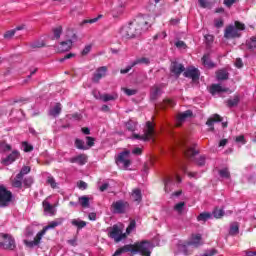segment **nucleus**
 <instances>
[{"mask_svg":"<svg viewBox=\"0 0 256 256\" xmlns=\"http://www.w3.org/2000/svg\"><path fill=\"white\" fill-rule=\"evenodd\" d=\"M150 27L151 17L149 15H140L122 28L121 35L126 37V39H133V37L149 31Z\"/></svg>","mask_w":256,"mask_h":256,"instance_id":"obj_1","label":"nucleus"},{"mask_svg":"<svg viewBox=\"0 0 256 256\" xmlns=\"http://www.w3.org/2000/svg\"><path fill=\"white\" fill-rule=\"evenodd\" d=\"M151 249H153V244L144 240L134 244L124 245L117 249L112 256H121L123 253H131V255H137L139 253L142 256H151Z\"/></svg>","mask_w":256,"mask_h":256,"instance_id":"obj_2","label":"nucleus"},{"mask_svg":"<svg viewBox=\"0 0 256 256\" xmlns=\"http://www.w3.org/2000/svg\"><path fill=\"white\" fill-rule=\"evenodd\" d=\"M204 244L205 242L203 241V235L201 233H192L187 241H179L177 247L180 253H183L184 255H191V253H193V249H197Z\"/></svg>","mask_w":256,"mask_h":256,"instance_id":"obj_3","label":"nucleus"},{"mask_svg":"<svg viewBox=\"0 0 256 256\" xmlns=\"http://www.w3.org/2000/svg\"><path fill=\"white\" fill-rule=\"evenodd\" d=\"M63 224V218H58L54 221H51L48 223V225H46L40 232H38L34 238L33 241H29V240H24V244L26 245V247H37V245H39V243H41V239H43V236L45 235V233H47V231H49V229H55V227H59V225Z\"/></svg>","mask_w":256,"mask_h":256,"instance_id":"obj_4","label":"nucleus"},{"mask_svg":"<svg viewBox=\"0 0 256 256\" xmlns=\"http://www.w3.org/2000/svg\"><path fill=\"white\" fill-rule=\"evenodd\" d=\"M241 31H245V24L235 21L234 25H228L224 30L225 39H239Z\"/></svg>","mask_w":256,"mask_h":256,"instance_id":"obj_5","label":"nucleus"},{"mask_svg":"<svg viewBox=\"0 0 256 256\" xmlns=\"http://www.w3.org/2000/svg\"><path fill=\"white\" fill-rule=\"evenodd\" d=\"M133 139H139L140 141H151L155 137V124L153 122L148 121L146 123V127L144 129V134H133Z\"/></svg>","mask_w":256,"mask_h":256,"instance_id":"obj_6","label":"nucleus"},{"mask_svg":"<svg viewBox=\"0 0 256 256\" xmlns=\"http://www.w3.org/2000/svg\"><path fill=\"white\" fill-rule=\"evenodd\" d=\"M0 247L2 249H6L8 251H13L16 247L15 245V238L11 236V234H0Z\"/></svg>","mask_w":256,"mask_h":256,"instance_id":"obj_7","label":"nucleus"},{"mask_svg":"<svg viewBox=\"0 0 256 256\" xmlns=\"http://www.w3.org/2000/svg\"><path fill=\"white\" fill-rule=\"evenodd\" d=\"M11 201H13V193L4 185H0V207H9Z\"/></svg>","mask_w":256,"mask_h":256,"instance_id":"obj_8","label":"nucleus"},{"mask_svg":"<svg viewBox=\"0 0 256 256\" xmlns=\"http://www.w3.org/2000/svg\"><path fill=\"white\" fill-rule=\"evenodd\" d=\"M129 202L125 200H117L112 203L111 205V211L112 213L122 215L123 213H127V210L129 209Z\"/></svg>","mask_w":256,"mask_h":256,"instance_id":"obj_9","label":"nucleus"},{"mask_svg":"<svg viewBox=\"0 0 256 256\" xmlns=\"http://www.w3.org/2000/svg\"><path fill=\"white\" fill-rule=\"evenodd\" d=\"M108 237L113 239L115 243H119L120 241H123V239L127 238V234L123 233V230H121L119 226L114 225L109 229Z\"/></svg>","mask_w":256,"mask_h":256,"instance_id":"obj_10","label":"nucleus"},{"mask_svg":"<svg viewBox=\"0 0 256 256\" xmlns=\"http://www.w3.org/2000/svg\"><path fill=\"white\" fill-rule=\"evenodd\" d=\"M49 199H51V196L47 197L43 202H42V207L44 210L45 215H50V217H55L57 215V205H52L49 202Z\"/></svg>","mask_w":256,"mask_h":256,"instance_id":"obj_11","label":"nucleus"},{"mask_svg":"<svg viewBox=\"0 0 256 256\" xmlns=\"http://www.w3.org/2000/svg\"><path fill=\"white\" fill-rule=\"evenodd\" d=\"M21 157V152L19 150H13L10 154H8L5 158L1 159V164L8 167V165H13L17 159Z\"/></svg>","mask_w":256,"mask_h":256,"instance_id":"obj_12","label":"nucleus"},{"mask_svg":"<svg viewBox=\"0 0 256 256\" xmlns=\"http://www.w3.org/2000/svg\"><path fill=\"white\" fill-rule=\"evenodd\" d=\"M130 153L131 152L129 150H125L124 152L120 153L116 158L117 165H123L124 169H127V167L131 165V160H129Z\"/></svg>","mask_w":256,"mask_h":256,"instance_id":"obj_13","label":"nucleus"},{"mask_svg":"<svg viewBox=\"0 0 256 256\" xmlns=\"http://www.w3.org/2000/svg\"><path fill=\"white\" fill-rule=\"evenodd\" d=\"M185 71V66L180 64L179 62H172L170 66V72L175 75V77H179Z\"/></svg>","mask_w":256,"mask_h":256,"instance_id":"obj_14","label":"nucleus"},{"mask_svg":"<svg viewBox=\"0 0 256 256\" xmlns=\"http://www.w3.org/2000/svg\"><path fill=\"white\" fill-rule=\"evenodd\" d=\"M105 75H107V67L102 66L96 70V72L93 75L92 81L94 83H99V81H101V79H103Z\"/></svg>","mask_w":256,"mask_h":256,"instance_id":"obj_15","label":"nucleus"},{"mask_svg":"<svg viewBox=\"0 0 256 256\" xmlns=\"http://www.w3.org/2000/svg\"><path fill=\"white\" fill-rule=\"evenodd\" d=\"M199 69L197 68H189L184 72V77H188L189 79H192V81L195 83V81H199Z\"/></svg>","mask_w":256,"mask_h":256,"instance_id":"obj_16","label":"nucleus"},{"mask_svg":"<svg viewBox=\"0 0 256 256\" xmlns=\"http://www.w3.org/2000/svg\"><path fill=\"white\" fill-rule=\"evenodd\" d=\"M211 95H217V93H231L229 88H223L221 84H212L209 89Z\"/></svg>","mask_w":256,"mask_h":256,"instance_id":"obj_17","label":"nucleus"},{"mask_svg":"<svg viewBox=\"0 0 256 256\" xmlns=\"http://www.w3.org/2000/svg\"><path fill=\"white\" fill-rule=\"evenodd\" d=\"M192 115H193V112L191 110H187L183 113L178 114L176 118V127H181L185 119H187V117H191Z\"/></svg>","mask_w":256,"mask_h":256,"instance_id":"obj_18","label":"nucleus"},{"mask_svg":"<svg viewBox=\"0 0 256 256\" xmlns=\"http://www.w3.org/2000/svg\"><path fill=\"white\" fill-rule=\"evenodd\" d=\"M73 47V41L72 40H66L60 43V46L58 47L59 53H65L67 51H71V48Z\"/></svg>","mask_w":256,"mask_h":256,"instance_id":"obj_19","label":"nucleus"},{"mask_svg":"<svg viewBox=\"0 0 256 256\" xmlns=\"http://www.w3.org/2000/svg\"><path fill=\"white\" fill-rule=\"evenodd\" d=\"M221 121H223V118L220 117L219 114H214L207 120L206 125L211 127V131H214L215 128L213 125H215V123H221Z\"/></svg>","mask_w":256,"mask_h":256,"instance_id":"obj_20","label":"nucleus"},{"mask_svg":"<svg viewBox=\"0 0 256 256\" xmlns=\"http://www.w3.org/2000/svg\"><path fill=\"white\" fill-rule=\"evenodd\" d=\"M70 163H77L78 165H85L87 163V155L80 154L76 157L70 158Z\"/></svg>","mask_w":256,"mask_h":256,"instance_id":"obj_21","label":"nucleus"},{"mask_svg":"<svg viewBox=\"0 0 256 256\" xmlns=\"http://www.w3.org/2000/svg\"><path fill=\"white\" fill-rule=\"evenodd\" d=\"M62 109L61 103H56L52 108H50L49 115H51V117H59Z\"/></svg>","mask_w":256,"mask_h":256,"instance_id":"obj_22","label":"nucleus"},{"mask_svg":"<svg viewBox=\"0 0 256 256\" xmlns=\"http://www.w3.org/2000/svg\"><path fill=\"white\" fill-rule=\"evenodd\" d=\"M216 78L218 81H227L229 79V72L225 69H220L216 72Z\"/></svg>","mask_w":256,"mask_h":256,"instance_id":"obj_23","label":"nucleus"},{"mask_svg":"<svg viewBox=\"0 0 256 256\" xmlns=\"http://www.w3.org/2000/svg\"><path fill=\"white\" fill-rule=\"evenodd\" d=\"M202 63L207 69H213V67H215V63L211 61V57L209 56V54H205L202 57Z\"/></svg>","mask_w":256,"mask_h":256,"instance_id":"obj_24","label":"nucleus"},{"mask_svg":"<svg viewBox=\"0 0 256 256\" xmlns=\"http://www.w3.org/2000/svg\"><path fill=\"white\" fill-rule=\"evenodd\" d=\"M131 197H132L133 201H136L137 203L142 201L143 195L141 194V189H139V188L133 189L132 193H131Z\"/></svg>","mask_w":256,"mask_h":256,"instance_id":"obj_25","label":"nucleus"},{"mask_svg":"<svg viewBox=\"0 0 256 256\" xmlns=\"http://www.w3.org/2000/svg\"><path fill=\"white\" fill-rule=\"evenodd\" d=\"M200 7L203 9H211L215 3H217V0H198Z\"/></svg>","mask_w":256,"mask_h":256,"instance_id":"obj_26","label":"nucleus"},{"mask_svg":"<svg viewBox=\"0 0 256 256\" xmlns=\"http://www.w3.org/2000/svg\"><path fill=\"white\" fill-rule=\"evenodd\" d=\"M173 179H175V181L177 183H181V176L179 175V172L175 171L174 174H173V177L172 178H168L165 182V191H167V187H169V183L171 181H173Z\"/></svg>","mask_w":256,"mask_h":256,"instance_id":"obj_27","label":"nucleus"},{"mask_svg":"<svg viewBox=\"0 0 256 256\" xmlns=\"http://www.w3.org/2000/svg\"><path fill=\"white\" fill-rule=\"evenodd\" d=\"M161 93H162V90L160 86H153L151 88L150 97L151 99H157V97H159Z\"/></svg>","mask_w":256,"mask_h":256,"instance_id":"obj_28","label":"nucleus"},{"mask_svg":"<svg viewBox=\"0 0 256 256\" xmlns=\"http://www.w3.org/2000/svg\"><path fill=\"white\" fill-rule=\"evenodd\" d=\"M119 97V95H117V93H112V94H104L102 95L101 99L102 101H104L105 103H107V101H115V99H117Z\"/></svg>","mask_w":256,"mask_h":256,"instance_id":"obj_29","label":"nucleus"},{"mask_svg":"<svg viewBox=\"0 0 256 256\" xmlns=\"http://www.w3.org/2000/svg\"><path fill=\"white\" fill-rule=\"evenodd\" d=\"M71 223L74 227H77L78 229H83V227H87V222L80 219H73Z\"/></svg>","mask_w":256,"mask_h":256,"instance_id":"obj_30","label":"nucleus"},{"mask_svg":"<svg viewBox=\"0 0 256 256\" xmlns=\"http://www.w3.org/2000/svg\"><path fill=\"white\" fill-rule=\"evenodd\" d=\"M28 173H31V167L29 166H23L20 170V173L17 174L16 179H23L24 175H28Z\"/></svg>","mask_w":256,"mask_h":256,"instance_id":"obj_31","label":"nucleus"},{"mask_svg":"<svg viewBox=\"0 0 256 256\" xmlns=\"http://www.w3.org/2000/svg\"><path fill=\"white\" fill-rule=\"evenodd\" d=\"M75 147L77 149L82 150V151H87V149H89V147H87V145H85V141H83L81 139H76L75 140Z\"/></svg>","mask_w":256,"mask_h":256,"instance_id":"obj_32","label":"nucleus"},{"mask_svg":"<svg viewBox=\"0 0 256 256\" xmlns=\"http://www.w3.org/2000/svg\"><path fill=\"white\" fill-rule=\"evenodd\" d=\"M12 147L5 141H0V153H7V151H11Z\"/></svg>","mask_w":256,"mask_h":256,"instance_id":"obj_33","label":"nucleus"},{"mask_svg":"<svg viewBox=\"0 0 256 256\" xmlns=\"http://www.w3.org/2000/svg\"><path fill=\"white\" fill-rule=\"evenodd\" d=\"M209 219H211V213L209 212L200 213L197 217V221H203L204 223L205 221H209Z\"/></svg>","mask_w":256,"mask_h":256,"instance_id":"obj_34","label":"nucleus"},{"mask_svg":"<svg viewBox=\"0 0 256 256\" xmlns=\"http://www.w3.org/2000/svg\"><path fill=\"white\" fill-rule=\"evenodd\" d=\"M195 147H197V144H193L192 146H190L186 151H185V155L187 157H193L194 155H197V150H195Z\"/></svg>","mask_w":256,"mask_h":256,"instance_id":"obj_35","label":"nucleus"},{"mask_svg":"<svg viewBox=\"0 0 256 256\" xmlns=\"http://www.w3.org/2000/svg\"><path fill=\"white\" fill-rule=\"evenodd\" d=\"M219 175L222 179H231V172H229V168L219 170Z\"/></svg>","mask_w":256,"mask_h":256,"instance_id":"obj_36","label":"nucleus"},{"mask_svg":"<svg viewBox=\"0 0 256 256\" xmlns=\"http://www.w3.org/2000/svg\"><path fill=\"white\" fill-rule=\"evenodd\" d=\"M78 201L81 207H84V209H87V207H89V197L87 196L79 197Z\"/></svg>","mask_w":256,"mask_h":256,"instance_id":"obj_37","label":"nucleus"},{"mask_svg":"<svg viewBox=\"0 0 256 256\" xmlns=\"http://www.w3.org/2000/svg\"><path fill=\"white\" fill-rule=\"evenodd\" d=\"M227 107H237L239 105V96H234V99L227 100Z\"/></svg>","mask_w":256,"mask_h":256,"instance_id":"obj_38","label":"nucleus"},{"mask_svg":"<svg viewBox=\"0 0 256 256\" xmlns=\"http://www.w3.org/2000/svg\"><path fill=\"white\" fill-rule=\"evenodd\" d=\"M53 35L54 39H60L61 34L63 33V26H58L56 28H53Z\"/></svg>","mask_w":256,"mask_h":256,"instance_id":"obj_39","label":"nucleus"},{"mask_svg":"<svg viewBox=\"0 0 256 256\" xmlns=\"http://www.w3.org/2000/svg\"><path fill=\"white\" fill-rule=\"evenodd\" d=\"M21 29H23V26L17 27L14 30H9L4 34V38L5 39H11V37H13L15 35V31H21Z\"/></svg>","mask_w":256,"mask_h":256,"instance_id":"obj_40","label":"nucleus"},{"mask_svg":"<svg viewBox=\"0 0 256 256\" xmlns=\"http://www.w3.org/2000/svg\"><path fill=\"white\" fill-rule=\"evenodd\" d=\"M239 233V223L234 222L230 226V235H237Z\"/></svg>","mask_w":256,"mask_h":256,"instance_id":"obj_41","label":"nucleus"},{"mask_svg":"<svg viewBox=\"0 0 256 256\" xmlns=\"http://www.w3.org/2000/svg\"><path fill=\"white\" fill-rule=\"evenodd\" d=\"M212 215H213V217H215V219H221V217H223V215H225V212L223 211V209L216 208L212 212Z\"/></svg>","mask_w":256,"mask_h":256,"instance_id":"obj_42","label":"nucleus"},{"mask_svg":"<svg viewBox=\"0 0 256 256\" xmlns=\"http://www.w3.org/2000/svg\"><path fill=\"white\" fill-rule=\"evenodd\" d=\"M126 128L128 129V131H135V129H137V122L129 120L126 123Z\"/></svg>","mask_w":256,"mask_h":256,"instance_id":"obj_43","label":"nucleus"},{"mask_svg":"<svg viewBox=\"0 0 256 256\" xmlns=\"http://www.w3.org/2000/svg\"><path fill=\"white\" fill-rule=\"evenodd\" d=\"M139 64L149 65V58L137 59L132 63V67H135V65H139Z\"/></svg>","mask_w":256,"mask_h":256,"instance_id":"obj_44","label":"nucleus"},{"mask_svg":"<svg viewBox=\"0 0 256 256\" xmlns=\"http://www.w3.org/2000/svg\"><path fill=\"white\" fill-rule=\"evenodd\" d=\"M22 149L25 153H31V151H33V145L27 142H22Z\"/></svg>","mask_w":256,"mask_h":256,"instance_id":"obj_45","label":"nucleus"},{"mask_svg":"<svg viewBox=\"0 0 256 256\" xmlns=\"http://www.w3.org/2000/svg\"><path fill=\"white\" fill-rule=\"evenodd\" d=\"M47 183L49 186L52 187V189H56L57 188V182L55 181V178H53V176H49L47 178Z\"/></svg>","mask_w":256,"mask_h":256,"instance_id":"obj_46","label":"nucleus"},{"mask_svg":"<svg viewBox=\"0 0 256 256\" xmlns=\"http://www.w3.org/2000/svg\"><path fill=\"white\" fill-rule=\"evenodd\" d=\"M86 147H88V149H91V147H93L95 145V138L91 137V136H87L86 137Z\"/></svg>","mask_w":256,"mask_h":256,"instance_id":"obj_47","label":"nucleus"},{"mask_svg":"<svg viewBox=\"0 0 256 256\" xmlns=\"http://www.w3.org/2000/svg\"><path fill=\"white\" fill-rule=\"evenodd\" d=\"M136 225L137 224L135 220H131L129 226L126 229V233L129 235L133 231V229H135Z\"/></svg>","mask_w":256,"mask_h":256,"instance_id":"obj_48","label":"nucleus"},{"mask_svg":"<svg viewBox=\"0 0 256 256\" xmlns=\"http://www.w3.org/2000/svg\"><path fill=\"white\" fill-rule=\"evenodd\" d=\"M101 17H103V16H102V15H99L98 17L93 18V19L83 20V21H82V25H85V24H87V23H90V24L97 23V22L99 21V19H101Z\"/></svg>","mask_w":256,"mask_h":256,"instance_id":"obj_49","label":"nucleus"},{"mask_svg":"<svg viewBox=\"0 0 256 256\" xmlns=\"http://www.w3.org/2000/svg\"><path fill=\"white\" fill-rule=\"evenodd\" d=\"M183 207H185V202H179L174 206V209L177 211V213H183Z\"/></svg>","mask_w":256,"mask_h":256,"instance_id":"obj_50","label":"nucleus"},{"mask_svg":"<svg viewBox=\"0 0 256 256\" xmlns=\"http://www.w3.org/2000/svg\"><path fill=\"white\" fill-rule=\"evenodd\" d=\"M41 47H45V42L44 41H38L32 43V48L33 49H41Z\"/></svg>","mask_w":256,"mask_h":256,"instance_id":"obj_51","label":"nucleus"},{"mask_svg":"<svg viewBox=\"0 0 256 256\" xmlns=\"http://www.w3.org/2000/svg\"><path fill=\"white\" fill-rule=\"evenodd\" d=\"M164 107H175V100L173 99L164 100Z\"/></svg>","mask_w":256,"mask_h":256,"instance_id":"obj_52","label":"nucleus"},{"mask_svg":"<svg viewBox=\"0 0 256 256\" xmlns=\"http://www.w3.org/2000/svg\"><path fill=\"white\" fill-rule=\"evenodd\" d=\"M124 93H126V95H128L129 97L131 95H136L137 94V90L135 89H128V88H123Z\"/></svg>","mask_w":256,"mask_h":256,"instance_id":"obj_53","label":"nucleus"},{"mask_svg":"<svg viewBox=\"0 0 256 256\" xmlns=\"http://www.w3.org/2000/svg\"><path fill=\"white\" fill-rule=\"evenodd\" d=\"M196 163L200 166L203 167L205 165V156H200L196 159Z\"/></svg>","mask_w":256,"mask_h":256,"instance_id":"obj_54","label":"nucleus"},{"mask_svg":"<svg viewBox=\"0 0 256 256\" xmlns=\"http://www.w3.org/2000/svg\"><path fill=\"white\" fill-rule=\"evenodd\" d=\"M21 180L22 179L16 178L12 183L13 187L21 188V186L23 185V182Z\"/></svg>","mask_w":256,"mask_h":256,"instance_id":"obj_55","label":"nucleus"},{"mask_svg":"<svg viewBox=\"0 0 256 256\" xmlns=\"http://www.w3.org/2000/svg\"><path fill=\"white\" fill-rule=\"evenodd\" d=\"M214 25H215V27H217L218 29L221 28V27H223V25H224L223 19L220 18V19L214 20Z\"/></svg>","mask_w":256,"mask_h":256,"instance_id":"obj_56","label":"nucleus"},{"mask_svg":"<svg viewBox=\"0 0 256 256\" xmlns=\"http://www.w3.org/2000/svg\"><path fill=\"white\" fill-rule=\"evenodd\" d=\"M175 45L178 49H187V44H185L183 41H178Z\"/></svg>","mask_w":256,"mask_h":256,"instance_id":"obj_57","label":"nucleus"},{"mask_svg":"<svg viewBox=\"0 0 256 256\" xmlns=\"http://www.w3.org/2000/svg\"><path fill=\"white\" fill-rule=\"evenodd\" d=\"M89 53H91V45L85 46L82 50V55H89Z\"/></svg>","mask_w":256,"mask_h":256,"instance_id":"obj_58","label":"nucleus"},{"mask_svg":"<svg viewBox=\"0 0 256 256\" xmlns=\"http://www.w3.org/2000/svg\"><path fill=\"white\" fill-rule=\"evenodd\" d=\"M216 254H217V250L211 249V250L206 251L203 256H214Z\"/></svg>","mask_w":256,"mask_h":256,"instance_id":"obj_59","label":"nucleus"},{"mask_svg":"<svg viewBox=\"0 0 256 256\" xmlns=\"http://www.w3.org/2000/svg\"><path fill=\"white\" fill-rule=\"evenodd\" d=\"M78 188L82 189V191H85V189H87V183L83 181L78 182Z\"/></svg>","mask_w":256,"mask_h":256,"instance_id":"obj_60","label":"nucleus"},{"mask_svg":"<svg viewBox=\"0 0 256 256\" xmlns=\"http://www.w3.org/2000/svg\"><path fill=\"white\" fill-rule=\"evenodd\" d=\"M235 67H237L238 69H241V67H243V60H241L240 58H237L235 61Z\"/></svg>","mask_w":256,"mask_h":256,"instance_id":"obj_61","label":"nucleus"},{"mask_svg":"<svg viewBox=\"0 0 256 256\" xmlns=\"http://www.w3.org/2000/svg\"><path fill=\"white\" fill-rule=\"evenodd\" d=\"M133 155H141L143 153V149L137 147L132 150Z\"/></svg>","mask_w":256,"mask_h":256,"instance_id":"obj_62","label":"nucleus"},{"mask_svg":"<svg viewBox=\"0 0 256 256\" xmlns=\"http://www.w3.org/2000/svg\"><path fill=\"white\" fill-rule=\"evenodd\" d=\"M235 3V0H224V5L226 7H231Z\"/></svg>","mask_w":256,"mask_h":256,"instance_id":"obj_63","label":"nucleus"},{"mask_svg":"<svg viewBox=\"0 0 256 256\" xmlns=\"http://www.w3.org/2000/svg\"><path fill=\"white\" fill-rule=\"evenodd\" d=\"M245 256H256V251H246V255Z\"/></svg>","mask_w":256,"mask_h":256,"instance_id":"obj_64","label":"nucleus"}]
</instances>
